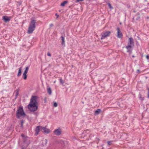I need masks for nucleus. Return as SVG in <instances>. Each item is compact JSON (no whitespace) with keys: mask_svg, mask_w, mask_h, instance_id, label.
I'll list each match as a JSON object with an SVG mask.
<instances>
[{"mask_svg":"<svg viewBox=\"0 0 149 149\" xmlns=\"http://www.w3.org/2000/svg\"><path fill=\"white\" fill-rule=\"evenodd\" d=\"M38 97L36 96L31 97L30 103L28 105V108L31 111L34 112L38 109Z\"/></svg>","mask_w":149,"mask_h":149,"instance_id":"obj_1","label":"nucleus"},{"mask_svg":"<svg viewBox=\"0 0 149 149\" xmlns=\"http://www.w3.org/2000/svg\"><path fill=\"white\" fill-rule=\"evenodd\" d=\"M26 114L24 112L22 107H19L17 109L16 113V117L19 119L21 116L24 117Z\"/></svg>","mask_w":149,"mask_h":149,"instance_id":"obj_2","label":"nucleus"},{"mask_svg":"<svg viewBox=\"0 0 149 149\" xmlns=\"http://www.w3.org/2000/svg\"><path fill=\"white\" fill-rule=\"evenodd\" d=\"M129 40L128 45L126 47V48L127 49V52L131 54L132 53L131 50L132 47L134 45V42L133 38H129Z\"/></svg>","mask_w":149,"mask_h":149,"instance_id":"obj_3","label":"nucleus"},{"mask_svg":"<svg viewBox=\"0 0 149 149\" xmlns=\"http://www.w3.org/2000/svg\"><path fill=\"white\" fill-rule=\"evenodd\" d=\"M111 33V32L109 31H107L103 33L101 35V39H104L109 36L110 35Z\"/></svg>","mask_w":149,"mask_h":149,"instance_id":"obj_4","label":"nucleus"},{"mask_svg":"<svg viewBox=\"0 0 149 149\" xmlns=\"http://www.w3.org/2000/svg\"><path fill=\"white\" fill-rule=\"evenodd\" d=\"M36 23V20L34 18H32L29 24V26L36 28L35 24Z\"/></svg>","mask_w":149,"mask_h":149,"instance_id":"obj_5","label":"nucleus"},{"mask_svg":"<svg viewBox=\"0 0 149 149\" xmlns=\"http://www.w3.org/2000/svg\"><path fill=\"white\" fill-rule=\"evenodd\" d=\"M23 139L24 143L27 145V146H28L30 143V140L29 138L26 136V137L24 138Z\"/></svg>","mask_w":149,"mask_h":149,"instance_id":"obj_6","label":"nucleus"},{"mask_svg":"<svg viewBox=\"0 0 149 149\" xmlns=\"http://www.w3.org/2000/svg\"><path fill=\"white\" fill-rule=\"evenodd\" d=\"M41 130L42 132L46 134H48L50 132L49 130L47 129L45 127H41Z\"/></svg>","mask_w":149,"mask_h":149,"instance_id":"obj_7","label":"nucleus"},{"mask_svg":"<svg viewBox=\"0 0 149 149\" xmlns=\"http://www.w3.org/2000/svg\"><path fill=\"white\" fill-rule=\"evenodd\" d=\"M35 27L29 26L27 31L28 33L29 34L32 33L35 30Z\"/></svg>","mask_w":149,"mask_h":149,"instance_id":"obj_8","label":"nucleus"},{"mask_svg":"<svg viewBox=\"0 0 149 149\" xmlns=\"http://www.w3.org/2000/svg\"><path fill=\"white\" fill-rule=\"evenodd\" d=\"M117 37L118 38H120L123 36L122 33L118 27L117 28Z\"/></svg>","mask_w":149,"mask_h":149,"instance_id":"obj_9","label":"nucleus"},{"mask_svg":"<svg viewBox=\"0 0 149 149\" xmlns=\"http://www.w3.org/2000/svg\"><path fill=\"white\" fill-rule=\"evenodd\" d=\"M54 133V134L57 136L60 135L61 134V131L60 129H58L55 130Z\"/></svg>","mask_w":149,"mask_h":149,"instance_id":"obj_10","label":"nucleus"},{"mask_svg":"<svg viewBox=\"0 0 149 149\" xmlns=\"http://www.w3.org/2000/svg\"><path fill=\"white\" fill-rule=\"evenodd\" d=\"M2 19L3 20V21L6 23L7 22H9L10 20V18L9 17L6 16H3V17Z\"/></svg>","mask_w":149,"mask_h":149,"instance_id":"obj_11","label":"nucleus"},{"mask_svg":"<svg viewBox=\"0 0 149 149\" xmlns=\"http://www.w3.org/2000/svg\"><path fill=\"white\" fill-rule=\"evenodd\" d=\"M40 126H37L35 130V131H36V133H35V135L37 136L38 134V133L40 131ZM41 130V129H40Z\"/></svg>","mask_w":149,"mask_h":149,"instance_id":"obj_12","label":"nucleus"},{"mask_svg":"<svg viewBox=\"0 0 149 149\" xmlns=\"http://www.w3.org/2000/svg\"><path fill=\"white\" fill-rule=\"evenodd\" d=\"M22 67H20L19 68V70L17 74V76L18 77L21 76L22 74Z\"/></svg>","mask_w":149,"mask_h":149,"instance_id":"obj_13","label":"nucleus"},{"mask_svg":"<svg viewBox=\"0 0 149 149\" xmlns=\"http://www.w3.org/2000/svg\"><path fill=\"white\" fill-rule=\"evenodd\" d=\"M47 91L48 93L50 95L52 93V90L51 89L50 87H48L47 88Z\"/></svg>","mask_w":149,"mask_h":149,"instance_id":"obj_14","label":"nucleus"},{"mask_svg":"<svg viewBox=\"0 0 149 149\" xmlns=\"http://www.w3.org/2000/svg\"><path fill=\"white\" fill-rule=\"evenodd\" d=\"M101 111L100 109H97L95 111V114L97 115H98L101 112Z\"/></svg>","mask_w":149,"mask_h":149,"instance_id":"obj_15","label":"nucleus"},{"mask_svg":"<svg viewBox=\"0 0 149 149\" xmlns=\"http://www.w3.org/2000/svg\"><path fill=\"white\" fill-rule=\"evenodd\" d=\"M61 40H62L61 44L62 45H63L65 44L64 38V37L63 36H61Z\"/></svg>","mask_w":149,"mask_h":149,"instance_id":"obj_16","label":"nucleus"},{"mask_svg":"<svg viewBox=\"0 0 149 149\" xmlns=\"http://www.w3.org/2000/svg\"><path fill=\"white\" fill-rule=\"evenodd\" d=\"M67 1H64L61 4L60 6H65V4L68 3Z\"/></svg>","mask_w":149,"mask_h":149,"instance_id":"obj_17","label":"nucleus"},{"mask_svg":"<svg viewBox=\"0 0 149 149\" xmlns=\"http://www.w3.org/2000/svg\"><path fill=\"white\" fill-rule=\"evenodd\" d=\"M27 73L24 72V73L23 74V79L25 80L26 79H27Z\"/></svg>","mask_w":149,"mask_h":149,"instance_id":"obj_18","label":"nucleus"},{"mask_svg":"<svg viewBox=\"0 0 149 149\" xmlns=\"http://www.w3.org/2000/svg\"><path fill=\"white\" fill-rule=\"evenodd\" d=\"M29 68V66L26 67L25 68V70L24 72L25 73H27L28 72V71Z\"/></svg>","mask_w":149,"mask_h":149,"instance_id":"obj_19","label":"nucleus"},{"mask_svg":"<svg viewBox=\"0 0 149 149\" xmlns=\"http://www.w3.org/2000/svg\"><path fill=\"white\" fill-rule=\"evenodd\" d=\"M24 120H21V127L22 128H23V123H24Z\"/></svg>","mask_w":149,"mask_h":149,"instance_id":"obj_20","label":"nucleus"},{"mask_svg":"<svg viewBox=\"0 0 149 149\" xmlns=\"http://www.w3.org/2000/svg\"><path fill=\"white\" fill-rule=\"evenodd\" d=\"M60 82L61 84L62 85H63L64 83V82L61 78L59 79Z\"/></svg>","mask_w":149,"mask_h":149,"instance_id":"obj_21","label":"nucleus"},{"mask_svg":"<svg viewBox=\"0 0 149 149\" xmlns=\"http://www.w3.org/2000/svg\"><path fill=\"white\" fill-rule=\"evenodd\" d=\"M19 94V92L18 90H17L16 91V94H15V97L16 98H17V96Z\"/></svg>","mask_w":149,"mask_h":149,"instance_id":"obj_22","label":"nucleus"},{"mask_svg":"<svg viewBox=\"0 0 149 149\" xmlns=\"http://www.w3.org/2000/svg\"><path fill=\"white\" fill-rule=\"evenodd\" d=\"M108 6L111 9H113V7L111 6V4L109 3H108Z\"/></svg>","mask_w":149,"mask_h":149,"instance_id":"obj_23","label":"nucleus"},{"mask_svg":"<svg viewBox=\"0 0 149 149\" xmlns=\"http://www.w3.org/2000/svg\"><path fill=\"white\" fill-rule=\"evenodd\" d=\"M53 106L55 107H56L58 106V104L56 102H54V103Z\"/></svg>","mask_w":149,"mask_h":149,"instance_id":"obj_24","label":"nucleus"},{"mask_svg":"<svg viewBox=\"0 0 149 149\" xmlns=\"http://www.w3.org/2000/svg\"><path fill=\"white\" fill-rule=\"evenodd\" d=\"M112 141H107V143L108 145L109 146L111 145L112 144Z\"/></svg>","mask_w":149,"mask_h":149,"instance_id":"obj_25","label":"nucleus"},{"mask_svg":"<svg viewBox=\"0 0 149 149\" xmlns=\"http://www.w3.org/2000/svg\"><path fill=\"white\" fill-rule=\"evenodd\" d=\"M27 147V145H26V146H22V149H26V147Z\"/></svg>","mask_w":149,"mask_h":149,"instance_id":"obj_26","label":"nucleus"},{"mask_svg":"<svg viewBox=\"0 0 149 149\" xmlns=\"http://www.w3.org/2000/svg\"><path fill=\"white\" fill-rule=\"evenodd\" d=\"M43 141L45 142V144H46L47 142V140L46 139H45V140H43Z\"/></svg>","mask_w":149,"mask_h":149,"instance_id":"obj_27","label":"nucleus"},{"mask_svg":"<svg viewBox=\"0 0 149 149\" xmlns=\"http://www.w3.org/2000/svg\"><path fill=\"white\" fill-rule=\"evenodd\" d=\"M21 136L23 138V139L26 137V136H25L23 134H22Z\"/></svg>","mask_w":149,"mask_h":149,"instance_id":"obj_28","label":"nucleus"},{"mask_svg":"<svg viewBox=\"0 0 149 149\" xmlns=\"http://www.w3.org/2000/svg\"><path fill=\"white\" fill-rule=\"evenodd\" d=\"M47 55L48 56H51V54H50V53L49 52H48L47 53Z\"/></svg>","mask_w":149,"mask_h":149,"instance_id":"obj_29","label":"nucleus"},{"mask_svg":"<svg viewBox=\"0 0 149 149\" xmlns=\"http://www.w3.org/2000/svg\"><path fill=\"white\" fill-rule=\"evenodd\" d=\"M139 99L140 100H141L142 101L143 100H144V98L141 97H139Z\"/></svg>","mask_w":149,"mask_h":149,"instance_id":"obj_30","label":"nucleus"},{"mask_svg":"<svg viewBox=\"0 0 149 149\" xmlns=\"http://www.w3.org/2000/svg\"><path fill=\"white\" fill-rule=\"evenodd\" d=\"M148 97L149 98V88H148Z\"/></svg>","mask_w":149,"mask_h":149,"instance_id":"obj_31","label":"nucleus"},{"mask_svg":"<svg viewBox=\"0 0 149 149\" xmlns=\"http://www.w3.org/2000/svg\"><path fill=\"white\" fill-rule=\"evenodd\" d=\"M47 102V98L46 97H45L44 98V102L45 103H46Z\"/></svg>","mask_w":149,"mask_h":149,"instance_id":"obj_32","label":"nucleus"},{"mask_svg":"<svg viewBox=\"0 0 149 149\" xmlns=\"http://www.w3.org/2000/svg\"><path fill=\"white\" fill-rule=\"evenodd\" d=\"M83 0H77V2H79L80 1H83Z\"/></svg>","mask_w":149,"mask_h":149,"instance_id":"obj_33","label":"nucleus"},{"mask_svg":"<svg viewBox=\"0 0 149 149\" xmlns=\"http://www.w3.org/2000/svg\"><path fill=\"white\" fill-rule=\"evenodd\" d=\"M146 58L147 59H149V56L147 55L146 56Z\"/></svg>","mask_w":149,"mask_h":149,"instance_id":"obj_34","label":"nucleus"},{"mask_svg":"<svg viewBox=\"0 0 149 149\" xmlns=\"http://www.w3.org/2000/svg\"><path fill=\"white\" fill-rule=\"evenodd\" d=\"M55 15L57 16L56 18H58L59 16V15L57 13L55 14Z\"/></svg>","mask_w":149,"mask_h":149,"instance_id":"obj_35","label":"nucleus"},{"mask_svg":"<svg viewBox=\"0 0 149 149\" xmlns=\"http://www.w3.org/2000/svg\"><path fill=\"white\" fill-rule=\"evenodd\" d=\"M53 26V25L52 24H51L50 25V27H51L52 26Z\"/></svg>","mask_w":149,"mask_h":149,"instance_id":"obj_36","label":"nucleus"},{"mask_svg":"<svg viewBox=\"0 0 149 149\" xmlns=\"http://www.w3.org/2000/svg\"><path fill=\"white\" fill-rule=\"evenodd\" d=\"M137 72H140V70H137Z\"/></svg>","mask_w":149,"mask_h":149,"instance_id":"obj_37","label":"nucleus"},{"mask_svg":"<svg viewBox=\"0 0 149 149\" xmlns=\"http://www.w3.org/2000/svg\"><path fill=\"white\" fill-rule=\"evenodd\" d=\"M97 139L98 141H99V139L98 138H97Z\"/></svg>","mask_w":149,"mask_h":149,"instance_id":"obj_38","label":"nucleus"},{"mask_svg":"<svg viewBox=\"0 0 149 149\" xmlns=\"http://www.w3.org/2000/svg\"><path fill=\"white\" fill-rule=\"evenodd\" d=\"M132 57H134V55H133L132 56Z\"/></svg>","mask_w":149,"mask_h":149,"instance_id":"obj_39","label":"nucleus"},{"mask_svg":"<svg viewBox=\"0 0 149 149\" xmlns=\"http://www.w3.org/2000/svg\"><path fill=\"white\" fill-rule=\"evenodd\" d=\"M34 113V114H36V113Z\"/></svg>","mask_w":149,"mask_h":149,"instance_id":"obj_40","label":"nucleus"},{"mask_svg":"<svg viewBox=\"0 0 149 149\" xmlns=\"http://www.w3.org/2000/svg\"><path fill=\"white\" fill-rule=\"evenodd\" d=\"M140 18V17H138V19H139Z\"/></svg>","mask_w":149,"mask_h":149,"instance_id":"obj_41","label":"nucleus"},{"mask_svg":"<svg viewBox=\"0 0 149 149\" xmlns=\"http://www.w3.org/2000/svg\"><path fill=\"white\" fill-rule=\"evenodd\" d=\"M82 102V103H84V102Z\"/></svg>","mask_w":149,"mask_h":149,"instance_id":"obj_42","label":"nucleus"},{"mask_svg":"<svg viewBox=\"0 0 149 149\" xmlns=\"http://www.w3.org/2000/svg\"><path fill=\"white\" fill-rule=\"evenodd\" d=\"M134 12H135V11H134Z\"/></svg>","mask_w":149,"mask_h":149,"instance_id":"obj_43","label":"nucleus"},{"mask_svg":"<svg viewBox=\"0 0 149 149\" xmlns=\"http://www.w3.org/2000/svg\"><path fill=\"white\" fill-rule=\"evenodd\" d=\"M146 1H147V0H145Z\"/></svg>","mask_w":149,"mask_h":149,"instance_id":"obj_44","label":"nucleus"}]
</instances>
